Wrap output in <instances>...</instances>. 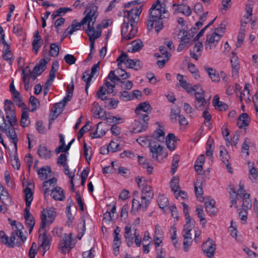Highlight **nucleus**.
I'll use <instances>...</instances> for the list:
<instances>
[{
	"instance_id": "69168bd1",
	"label": "nucleus",
	"mask_w": 258,
	"mask_h": 258,
	"mask_svg": "<svg viewBox=\"0 0 258 258\" xmlns=\"http://www.w3.org/2000/svg\"><path fill=\"white\" fill-rule=\"evenodd\" d=\"M63 104V103L61 102V101L54 104L52 108V111L58 112V113H60L62 111V108L65 106V105Z\"/></svg>"
},
{
	"instance_id": "052dcab7",
	"label": "nucleus",
	"mask_w": 258,
	"mask_h": 258,
	"mask_svg": "<svg viewBox=\"0 0 258 258\" xmlns=\"http://www.w3.org/2000/svg\"><path fill=\"white\" fill-rule=\"evenodd\" d=\"M258 176V171L257 169L254 167L252 166L249 169V178L252 181H254L256 179V178Z\"/></svg>"
},
{
	"instance_id": "423d86ee",
	"label": "nucleus",
	"mask_w": 258,
	"mask_h": 258,
	"mask_svg": "<svg viewBox=\"0 0 258 258\" xmlns=\"http://www.w3.org/2000/svg\"><path fill=\"white\" fill-rule=\"evenodd\" d=\"M139 117V121H136L135 125H137L135 127V132L139 133L146 131L148 127V121L149 119V117L147 114L142 113L140 115H138Z\"/></svg>"
},
{
	"instance_id": "aec40b11",
	"label": "nucleus",
	"mask_w": 258,
	"mask_h": 258,
	"mask_svg": "<svg viewBox=\"0 0 258 258\" xmlns=\"http://www.w3.org/2000/svg\"><path fill=\"white\" fill-rule=\"evenodd\" d=\"M202 48V43L200 42H197L193 47L192 50H190V56L196 60H198L199 57L201 56Z\"/></svg>"
},
{
	"instance_id": "9d476101",
	"label": "nucleus",
	"mask_w": 258,
	"mask_h": 258,
	"mask_svg": "<svg viewBox=\"0 0 258 258\" xmlns=\"http://www.w3.org/2000/svg\"><path fill=\"white\" fill-rule=\"evenodd\" d=\"M46 213L47 214H42L41 216V229L39 230L40 232L41 229L44 230V229H45L46 225L51 224L53 222L56 216V212L53 210H47Z\"/></svg>"
},
{
	"instance_id": "2eb2a0df",
	"label": "nucleus",
	"mask_w": 258,
	"mask_h": 258,
	"mask_svg": "<svg viewBox=\"0 0 258 258\" xmlns=\"http://www.w3.org/2000/svg\"><path fill=\"white\" fill-rule=\"evenodd\" d=\"M221 37L220 34L215 31L212 34L208 37L206 41L207 44H206V48H209L210 50L214 48L220 40Z\"/></svg>"
},
{
	"instance_id": "a211bd4d",
	"label": "nucleus",
	"mask_w": 258,
	"mask_h": 258,
	"mask_svg": "<svg viewBox=\"0 0 258 258\" xmlns=\"http://www.w3.org/2000/svg\"><path fill=\"white\" fill-rule=\"evenodd\" d=\"M205 204V209L206 212L211 215H216V210L215 207V202L214 199L206 197L203 199Z\"/></svg>"
},
{
	"instance_id": "49530a36",
	"label": "nucleus",
	"mask_w": 258,
	"mask_h": 258,
	"mask_svg": "<svg viewBox=\"0 0 258 258\" xmlns=\"http://www.w3.org/2000/svg\"><path fill=\"white\" fill-rule=\"evenodd\" d=\"M179 13H181L184 15L188 17L190 16L191 11L189 6L185 4H182L179 5Z\"/></svg>"
},
{
	"instance_id": "b1692460",
	"label": "nucleus",
	"mask_w": 258,
	"mask_h": 258,
	"mask_svg": "<svg viewBox=\"0 0 258 258\" xmlns=\"http://www.w3.org/2000/svg\"><path fill=\"white\" fill-rule=\"evenodd\" d=\"M151 107L148 102H144L140 103L135 109V113L137 115H140L141 112L143 111L146 113H150L151 112Z\"/></svg>"
},
{
	"instance_id": "ddd939ff",
	"label": "nucleus",
	"mask_w": 258,
	"mask_h": 258,
	"mask_svg": "<svg viewBox=\"0 0 258 258\" xmlns=\"http://www.w3.org/2000/svg\"><path fill=\"white\" fill-rule=\"evenodd\" d=\"M201 92H196L195 94V96L197 101V103L196 104L195 106L197 109H201V108L203 107V109L207 108L208 107L209 105V102L207 101L204 96L203 91L202 89H201Z\"/></svg>"
},
{
	"instance_id": "72a5a7b5",
	"label": "nucleus",
	"mask_w": 258,
	"mask_h": 258,
	"mask_svg": "<svg viewBox=\"0 0 258 258\" xmlns=\"http://www.w3.org/2000/svg\"><path fill=\"white\" fill-rule=\"evenodd\" d=\"M24 192L25 194V200L26 203V206L27 207H30L31 202L33 201V192L31 189L29 187H26L24 190Z\"/></svg>"
},
{
	"instance_id": "f704fd0d",
	"label": "nucleus",
	"mask_w": 258,
	"mask_h": 258,
	"mask_svg": "<svg viewBox=\"0 0 258 258\" xmlns=\"http://www.w3.org/2000/svg\"><path fill=\"white\" fill-rule=\"evenodd\" d=\"M74 89V84L73 83V81L72 80L71 82V86L70 87V85L68 86L67 87V95L64 97V98L61 100V102L63 103V105H66L67 103L72 98L73 96V91Z\"/></svg>"
},
{
	"instance_id": "f3484780",
	"label": "nucleus",
	"mask_w": 258,
	"mask_h": 258,
	"mask_svg": "<svg viewBox=\"0 0 258 258\" xmlns=\"http://www.w3.org/2000/svg\"><path fill=\"white\" fill-rule=\"evenodd\" d=\"M0 239L2 242L9 247H13L14 246L15 240L16 239L14 232H12L10 237L6 235L3 231H0Z\"/></svg>"
},
{
	"instance_id": "393cba45",
	"label": "nucleus",
	"mask_w": 258,
	"mask_h": 258,
	"mask_svg": "<svg viewBox=\"0 0 258 258\" xmlns=\"http://www.w3.org/2000/svg\"><path fill=\"white\" fill-rule=\"evenodd\" d=\"M124 238L128 246H131L133 244L134 234L132 233V228L130 225H126L124 228Z\"/></svg>"
},
{
	"instance_id": "6ab92c4d",
	"label": "nucleus",
	"mask_w": 258,
	"mask_h": 258,
	"mask_svg": "<svg viewBox=\"0 0 258 258\" xmlns=\"http://www.w3.org/2000/svg\"><path fill=\"white\" fill-rule=\"evenodd\" d=\"M120 229L119 227H116L113 231V246L114 252H118L121 244V237L120 236Z\"/></svg>"
},
{
	"instance_id": "1a4fd4ad",
	"label": "nucleus",
	"mask_w": 258,
	"mask_h": 258,
	"mask_svg": "<svg viewBox=\"0 0 258 258\" xmlns=\"http://www.w3.org/2000/svg\"><path fill=\"white\" fill-rule=\"evenodd\" d=\"M16 123L17 122H15L14 124H11L10 122H7L6 125L7 126L5 128L6 130H0L2 132L5 133L7 137L10 139L12 140L16 150L17 149V143L18 141V138L14 130V128L12 127L15 126Z\"/></svg>"
},
{
	"instance_id": "4468645a",
	"label": "nucleus",
	"mask_w": 258,
	"mask_h": 258,
	"mask_svg": "<svg viewBox=\"0 0 258 258\" xmlns=\"http://www.w3.org/2000/svg\"><path fill=\"white\" fill-rule=\"evenodd\" d=\"M5 111L6 114L7 122H10L11 124L17 122L16 113L14 110V106L13 103H10L5 105Z\"/></svg>"
},
{
	"instance_id": "58836bf2",
	"label": "nucleus",
	"mask_w": 258,
	"mask_h": 258,
	"mask_svg": "<svg viewBox=\"0 0 258 258\" xmlns=\"http://www.w3.org/2000/svg\"><path fill=\"white\" fill-rule=\"evenodd\" d=\"M21 125L23 127L28 126L30 123V120L29 117L28 112L26 110H23L21 115L20 120Z\"/></svg>"
},
{
	"instance_id": "c756f323",
	"label": "nucleus",
	"mask_w": 258,
	"mask_h": 258,
	"mask_svg": "<svg viewBox=\"0 0 258 258\" xmlns=\"http://www.w3.org/2000/svg\"><path fill=\"white\" fill-rule=\"evenodd\" d=\"M47 61L44 59H40L38 64L35 66L32 71L34 74L40 75L46 68Z\"/></svg>"
},
{
	"instance_id": "dca6fc26",
	"label": "nucleus",
	"mask_w": 258,
	"mask_h": 258,
	"mask_svg": "<svg viewBox=\"0 0 258 258\" xmlns=\"http://www.w3.org/2000/svg\"><path fill=\"white\" fill-rule=\"evenodd\" d=\"M230 62L232 68V77L237 78L238 77L239 70L240 69V64L238 57L236 56L234 51L231 53Z\"/></svg>"
},
{
	"instance_id": "0eeeda50",
	"label": "nucleus",
	"mask_w": 258,
	"mask_h": 258,
	"mask_svg": "<svg viewBox=\"0 0 258 258\" xmlns=\"http://www.w3.org/2000/svg\"><path fill=\"white\" fill-rule=\"evenodd\" d=\"M153 197L154 191L151 186L146 185L142 187L141 200H142V203L145 205V208L148 207Z\"/></svg>"
},
{
	"instance_id": "a18cd8bd",
	"label": "nucleus",
	"mask_w": 258,
	"mask_h": 258,
	"mask_svg": "<svg viewBox=\"0 0 258 258\" xmlns=\"http://www.w3.org/2000/svg\"><path fill=\"white\" fill-rule=\"evenodd\" d=\"M191 218L186 219V224L184 226L183 234L191 235L190 231L193 228V225L190 223Z\"/></svg>"
},
{
	"instance_id": "f8f14e48",
	"label": "nucleus",
	"mask_w": 258,
	"mask_h": 258,
	"mask_svg": "<svg viewBox=\"0 0 258 258\" xmlns=\"http://www.w3.org/2000/svg\"><path fill=\"white\" fill-rule=\"evenodd\" d=\"M202 249L206 255L211 258L214 256L216 250V244L212 240L209 238L206 242L203 244Z\"/></svg>"
},
{
	"instance_id": "9b49d317",
	"label": "nucleus",
	"mask_w": 258,
	"mask_h": 258,
	"mask_svg": "<svg viewBox=\"0 0 258 258\" xmlns=\"http://www.w3.org/2000/svg\"><path fill=\"white\" fill-rule=\"evenodd\" d=\"M30 73V70L29 67L27 66L24 69H22V78L23 82L24 84V89L26 91H28L30 89L32 88L33 85L35 82H33L31 78L28 76V74Z\"/></svg>"
},
{
	"instance_id": "7c9ffc66",
	"label": "nucleus",
	"mask_w": 258,
	"mask_h": 258,
	"mask_svg": "<svg viewBox=\"0 0 258 258\" xmlns=\"http://www.w3.org/2000/svg\"><path fill=\"white\" fill-rule=\"evenodd\" d=\"M213 106L216 109L220 111H225L228 109V105L221 101H219V97L215 95L213 100Z\"/></svg>"
},
{
	"instance_id": "0e129e2a",
	"label": "nucleus",
	"mask_w": 258,
	"mask_h": 258,
	"mask_svg": "<svg viewBox=\"0 0 258 258\" xmlns=\"http://www.w3.org/2000/svg\"><path fill=\"white\" fill-rule=\"evenodd\" d=\"M155 135H156V140H157L158 141H159L160 142H162L164 141V140L165 139V137H164L165 134H164V132H163V130H160V129L157 130L155 133Z\"/></svg>"
},
{
	"instance_id": "8fccbe9b",
	"label": "nucleus",
	"mask_w": 258,
	"mask_h": 258,
	"mask_svg": "<svg viewBox=\"0 0 258 258\" xmlns=\"http://www.w3.org/2000/svg\"><path fill=\"white\" fill-rule=\"evenodd\" d=\"M196 212L198 217L200 218V221L203 222V224L206 223V220L205 216L204 210L202 206H198L196 209Z\"/></svg>"
},
{
	"instance_id": "e433bc0d",
	"label": "nucleus",
	"mask_w": 258,
	"mask_h": 258,
	"mask_svg": "<svg viewBox=\"0 0 258 258\" xmlns=\"http://www.w3.org/2000/svg\"><path fill=\"white\" fill-rule=\"evenodd\" d=\"M163 147L158 145H155L154 146H150V151L152 153V158L157 160H158V155H161L162 154Z\"/></svg>"
},
{
	"instance_id": "412c9836",
	"label": "nucleus",
	"mask_w": 258,
	"mask_h": 258,
	"mask_svg": "<svg viewBox=\"0 0 258 258\" xmlns=\"http://www.w3.org/2000/svg\"><path fill=\"white\" fill-rule=\"evenodd\" d=\"M250 121L249 116L246 113H241L237 119V125L240 128L247 126Z\"/></svg>"
},
{
	"instance_id": "2f4dec72",
	"label": "nucleus",
	"mask_w": 258,
	"mask_h": 258,
	"mask_svg": "<svg viewBox=\"0 0 258 258\" xmlns=\"http://www.w3.org/2000/svg\"><path fill=\"white\" fill-rule=\"evenodd\" d=\"M87 35L89 38V40L91 42L90 43V48L91 50H92L94 47V42L95 40L100 37V32L98 31L97 32H94V29L92 31L89 30L87 32Z\"/></svg>"
},
{
	"instance_id": "c9c22d12",
	"label": "nucleus",
	"mask_w": 258,
	"mask_h": 258,
	"mask_svg": "<svg viewBox=\"0 0 258 258\" xmlns=\"http://www.w3.org/2000/svg\"><path fill=\"white\" fill-rule=\"evenodd\" d=\"M43 230L44 231V232L42 235V242L41 246L44 250V253H45L46 250L49 249L50 237L49 235L46 234L45 229Z\"/></svg>"
},
{
	"instance_id": "6e6552de",
	"label": "nucleus",
	"mask_w": 258,
	"mask_h": 258,
	"mask_svg": "<svg viewBox=\"0 0 258 258\" xmlns=\"http://www.w3.org/2000/svg\"><path fill=\"white\" fill-rule=\"evenodd\" d=\"M74 246V244L72 242V234H65L59 242V248L61 251L63 253L69 252Z\"/></svg>"
},
{
	"instance_id": "a878e982",
	"label": "nucleus",
	"mask_w": 258,
	"mask_h": 258,
	"mask_svg": "<svg viewBox=\"0 0 258 258\" xmlns=\"http://www.w3.org/2000/svg\"><path fill=\"white\" fill-rule=\"evenodd\" d=\"M125 64L130 69H134L136 71L142 68V64L140 60L138 59H132L127 57L125 59Z\"/></svg>"
},
{
	"instance_id": "37998d69",
	"label": "nucleus",
	"mask_w": 258,
	"mask_h": 258,
	"mask_svg": "<svg viewBox=\"0 0 258 258\" xmlns=\"http://www.w3.org/2000/svg\"><path fill=\"white\" fill-rule=\"evenodd\" d=\"M108 91L104 86H102L97 92L96 96L101 100L104 101L108 99L107 97L105 96L107 93Z\"/></svg>"
},
{
	"instance_id": "f257e3e1",
	"label": "nucleus",
	"mask_w": 258,
	"mask_h": 258,
	"mask_svg": "<svg viewBox=\"0 0 258 258\" xmlns=\"http://www.w3.org/2000/svg\"><path fill=\"white\" fill-rule=\"evenodd\" d=\"M85 12L87 13L80 22H78L76 20L73 21L72 24L66 29L68 34L72 35L86 23H87V29H85V31L87 34L89 30L92 31L94 29V24L98 16L97 7L95 6H91L87 8Z\"/></svg>"
},
{
	"instance_id": "4d7b16f0",
	"label": "nucleus",
	"mask_w": 258,
	"mask_h": 258,
	"mask_svg": "<svg viewBox=\"0 0 258 258\" xmlns=\"http://www.w3.org/2000/svg\"><path fill=\"white\" fill-rule=\"evenodd\" d=\"M107 79H109L111 82L114 83L116 81L120 83H123L122 81L117 76L115 75V72L114 71H111L107 77Z\"/></svg>"
},
{
	"instance_id": "c03bdc74",
	"label": "nucleus",
	"mask_w": 258,
	"mask_h": 258,
	"mask_svg": "<svg viewBox=\"0 0 258 258\" xmlns=\"http://www.w3.org/2000/svg\"><path fill=\"white\" fill-rule=\"evenodd\" d=\"M0 200L4 204H6V201L9 200V194L4 189V187L0 184Z\"/></svg>"
},
{
	"instance_id": "de8ad7c7",
	"label": "nucleus",
	"mask_w": 258,
	"mask_h": 258,
	"mask_svg": "<svg viewBox=\"0 0 258 258\" xmlns=\"http://www.w3.org/2000/svg\"><path fill=\"white\" fill-rule=\"evenodd\" d=\"M183 109L189 117H194L196 116L195 110L188 103L186 102L184 103Z\"/></svg>"
},
{
	"instance_id": "bf43d9fd",
	"label": "nucleus",
	"mask_w": 258,
	"mask_h": 258,
	"mask_svg": "<svg viewBox=\"0 0 258 258\" xmlns=\"http://www.w3.org/2000/svg\"><path fill=\"white\" fill-rule=\"evenodd\" d=\"M128 57V55L124 52H122L119 56L117 58V61H118L117 66L118 69H121V64L122 63L125 64V59Z\"/></svg>"
},
{
	"instance_id": "79ce46f5",
	"label": "nucleus",
	"mask_w": 258,
	"mask_h": 258,
	"mask_svg": "<svg viewBox=\"0 0 258 258\" xmlns=\"http://www.w3.org/2000/svg\"><path fill=\"white\" fill-rule=\"evenodd\" d=\"M67 156L66 154H61L57 158V164L64 167V170L68 171V166L67 164Z\"/></svg>"
},
{
	"instance_id": "20e7f679",
	"label": "nucleus",
	"mask_w": 258,
	"mask_h": 258,
	"mask_svg": "<svg viewBox=\"0 0 258 258\" xmlns=\"http://www.w3.org/2000/svg\"><path fill=\"white\" fill-rule=\"evenodd\" d=\"M136 24L124 21L121 28V36L122 40H128L132 39L137 33Z\"/></svg>"
},
{
	"instance_id": "5701e85b",
	"label": "nucleus",
	"mask_w": 258,
	"mask_h": 258,
	"mask_svg": "<svg viewBox=\"0 0 258 258\" xmlns=\"http://www.w3.org/2000/svg\"><path fill=\"white\" fill-rule=\"evenodd\" d=\"M51 196L56 201H63L65 199L63 190L59 186H56L51 190Z\"/></svg>"
},
{
	"instance_id": "39448f33",
	"label": "nucleus",
	"mask_w": 258,
	"mask_h": 258,
	"mask_svg": "<svg viewBox=\"0 0 258 258\" xmlns=\"http://www.w3.org/2000/svg\"><path fill=\"white\" fill-rule=\"evenodd\" d=\"M141 12L142 6L139 8H133L130 11L126 10L124 11V17L127 18V22L137 24L139 21V17Z\"/></svg>"
},
{
	"instance_id": "ea45409f",
	"label": "nucleus",
	"mask_w": 258,
	"mask_h": 258,
	"mask_svg": "<svg viewBox=\"0 0 258 258\" xmlns=\"http://www.w3.org/2000/svg\"><path fill=\"white\" fill-rule=\"evenodd\" d=\"M179 177L177 176H174L171 179L170 182V186L171 189L173 191H174V194L177 195L176 194V192L178 191L180 189V186L179 184Z\"/></svg>"
},
{
	"instance_id": "e2e57ef3",
	"label": "nucleus",
	"mask_w": 258,
	"mask_h": 258,
	"mask_svg": "<svg viewBox=\"0 0 258 258\" xmlns=\"http://www.w3.org/2000/svg\"><path fill=\"white\" fill-rule=\"evenodd\" d=\"M64 60L67 63L71 65L75 63L77 59L73 55L68 54L64 56Z\"/></svg>"
},
{
	"instance_id": "7ed1b4c3",
	"label": "nucleus",
	"mask_w": 258,
	"mask_h": 258,
	"mask_svg": "<svg viewBox=\"0 0 258 258\" xmlns=\"http://www.w3.org/2000/svg\"><path fill=\"white\" fill-rule=\"evenodd\" d=\"M194 32H187L186 30H180L178 34V38L180 39V43L177 47V51H181L185 47H189L194 42L196 41Z\"/></svg>"
},
{
	"instance_id": "bb28decb",
	"label": "nucleus",
	"mask_w": 258,
	"mask_h": 258,
	"mask_svg": "<svg viewBox=\"0 0 258 258\" xmlns=\"http://www.w3.org/2000/svg\"><path fill=\"white\" fill-rule=\"evenodd\" d=\"M204 70L207 72L210 78L214 82H219L220 81L219 75L213 68L209 67L208 66H204Z\"/></svg>"
},
{
	"instance_id": "473e14b6",
	"label": "nucleus",
	"mask_w": 258,
	"mask_h": 258,
	"mask_svg": "<svg viewBox=\"0 0 258 258\" xmlns=\"http://www.w3.org/2000/svg\"><path fill=\"white\" fill-rule=\"evenodd\" d=\"M40 157L44 159H49L51 157V151L48 150L46 147L40 145L37 151Z\"/></svg>"
},
{
	"instance_id": "680f3d73",
	"label": "nucleus",
	"mask_w": 258,
	"mask_h": 258,
	"mask_svg": "<svg viewBox=\"0 0 258 258\" xmlns=\"http://www.w3.org/2000/svg\"><path fill=\"white\" fill-rule=\"evenodd\" d=\"M100 69L99 67V62L97 63L96 64L93 65L91 68V74L89 75V81H91L92 78L94 76V75L97 73Z\"/></svg>"
},
{
	"instance_id": "5fc2aeb1",
	"label": "nucleus",
	"mask_w": 258,
	"mask_h": 258,
	"mask_svg": "<svg viewBox=\"0 0 258 258\" xmlns=\"http://www.w3.org/2000/svg\"><path fill=\"white\" fill-rule=\"evenodd\" d=\"M59 47L56 43H52L50 46V54L53 57H56L59 53Z\"/></svg>"
},
{
	"instance_id": "a19ab883",
	"label": "nucleus",
	"mask_w": 258,
	"mask_h": 258,
	"mask_svg": "<svg viewBox=\"0 0 258 258\" xmlns=\"http://www.w3.org/2000/svg\"><path fill=\"white\" fill-rule=\"evenodd\" d=\"M157 202L159 208L162 210H164V209L169 205V201L167 198L163 195H160L158 197Z\"/></svg>"
},
{
	"instance_id": "c85d7f7f",
	"label": "nucleus",
	"mask_w": 258,
	"mask_h": 258,
	"mask_svg": "<svg viewBox=\"0 0 258 258\" xmlns=\"http://www.w3.org/2000/svg\"><path fill=\"white\" fill-rule=\"evenodd\" d=\"M142 207L143 211H146L148 208V207L145 208V205L142 203V200H141V202H140L137 200L135 199H133L132 201V208L131 211V213L135 215L136 212L140 210Z\"/></svg>"
},
{
	"instance_id": "338daca9",
	"label": "nucleus",
	"mask_w": 258,
	"mask_h": 258,
	"mask_svg": "<svg viewBox=\"0 0 258 258\" xmlns=\"http://www.w3.org/2000/svg\"><path fill=\"white\" fill-rule=\"evenodd\" d=\"M37 246L35 242H33L29 250V258H35V254L37 253Z\"/></svg>"
},
{
	"instance_id": "f03ea898",
	"label": "nucleus",
	"mask_w": 258,
	"mask_h": 258,
	"mask_svg": "<svg viewBox=\"0 0 258 258\" xmlns=\"http://www.w3.org/2000/svg\"><path fill=\"white\" fill-rule=\"evenodd\" d=\"M169 16L167 11L165 9L151 7L149 10V17L147 21V26L149 30H151L155 24V29L158 33L163 28V19L168 18Z\"/></svg>"
},
{
	"instance_id": "774afa93",
	"label": "nucleus",
	"mask_w": 258,
	"mask_h": 258,
	"mask_svg": "<svg viewBox=\"0 0 258 258\" xmlns=\"http://www.w3.org/2000/svg\"><path fill=\"white\" fill-rule=\"evenodd\" d=\"M179 112L180 110L177 109H171V114L170 115L171 121L172 122H176V117L177 116L178 117V115H179Z\"/></svg>"
},
{
	"instance_id": "4be33fe9",
	"label": "nucleus",
	"mask_w": 258,
	"mask_h": 258,
	"mask_svg": "<svg viewBox=\"0 0 258 258\" xmlns=\"http://www.w3.org/2000/svg\"><path fill=\"white\" fill-rule=\"evenodd\" d=\"M34 38L32 42V49L35 54H37L39 48L41 46L42 41L39 32L36 31L34 34Z\"/></svg>"
},
{
	"instance_id": "6e6d98bb",
	"label": "nucleus",
	"mask_w": 258,
	"mask_h": 258,
	"mask_svg": "<svg viewBox=\"0 0 258 258\" xmlns=\"http://www.w3.org/2000/svg\"><path fill=\"white\" fill-rule=\"evenodd\" d=\"M29 103L31 106V112H34L37 109V104L39 103L38 100L34 96H31L29 99Z\"/></svg>"
},
{
	"instance_id": "864d4df0",
	"label": "nucleus",
	"mask_w": 258,
	"mask_h": 258,
	"mask_svg": "<svg viewBox=\"0 0 258 258\" xmlns=\"http://www.w3.org/2000/svg\"><path fill=\"white\" fill-rule=\"evenodd\" d=\"M25 224L27 227L29 228V232L31 233L35 225V220L33 217L25 218Z\"/></svg>"
},
{
	"instance_id": "3c124183",
	"label": "nucleus",
	"mask_w": 258,
	"mask_h": 258,
	"mask_svg": "<svg viewBox=\"0 0 258 258\" xmlns=\"http://www.w3.org/2000/svg\"><path fill=\"white\" fill-rule=\"evenodd\" d=\"M13 95V98L14 101L16 103V104L19 106H21L22 105H24V103L22 102V97L20 96V94L18 91H15L14 92H11Z\"/></svg>"
},
{
	"instance_id": "09e8293b",
	"label": "nucleus",
	"mask_w": 258,
	"mask_h": 258,
	"mask_svg": "<svg viewBox=\"0 0 258 258\" xmlns=\"http://www.w3.org/2000/svg\"><path fill=\"white\" fill-rule=\"evenodd\" d=\"M132 52L139 51L143 46V42L140 39L134 40L132 43Z\"/></svg>"
},
{
	"instance_id": "603ef678",
	"label": "nucleus",
	"mask_w": 258,
	"mask_h": 258,
	"mask_svg": "<svg viewBox=\"0 0 258 258\" xmlns=\"http://www.w3.org/2000/svg\"><path fill=\"white\" fill-rule=\"evenodd\" d=\"M184 237L183 246L185 251L187 250L188 247L191 245L192 240L191 235L183 234Z\"/></svg>"
},
{
	"instance_id": "13d9d810",
	"label": "nucleus",
	"mask_w": 258,
	"mask_h": 258,
	"mask_svg": "<svg viewBox=\"0 0 258 258\" xmlns=\"http://www.w3.org/2000/svg\"><path fill=\"white\" fill-rule=\"evenodd\" d=\"M120 99L125 101H129L133 99V96L128 91L124 90L120 92Z\"/></svg>"
},
{
	"instance_id": "cd10ccee",
	"label": "nucleus",
	"mask_w": 258,
	"mask_h": 258,
	"mask_svg": "<svg viewBox=\"0 0 258 258\" xmlns=\"http://www.w3.org/2000/svg\"><path fill=\"white\" fill-rule=\"evenodd\" d=\"M176 139L173 134L170 133L166 139V143L168 149L171 151H173L176 147Z\"/></svg>"
},
{
	"instance_id": "4c0bfd02",
	"label": "nucleus",
	"mask_w": 258,
	"mask_h": 258,
	"mask_svg": "<svg viewBox=\"0 0 258 258\" xmlns=\"http://www.w3.org/2000/svg\"><path fill=\"white\" fill-rule=\"evenodd\" d=\"M50 173L51 169L49 166L42 167L38 171L39 177L41 180L46 179L48 176V174Z\"/></svg>"
}]
</instances>
